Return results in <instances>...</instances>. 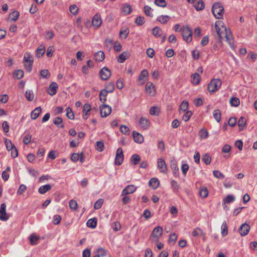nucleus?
<instances>
[{
    "mask_svg": "<svg viewBox=\"0 0 257 257\" xmlns=\"http://www.w3.org/2000/svg\"><path fill=\"white\" fill-rule=\"evenodd\" d=\"M215 27L217 34L219 37V41L222 42L224 38L232 48H234V40L231 36L229 30H227L224 26V23L221 21H217L215 23Z\"/></svg>",
    "mask_w": 257,
    "mask_h": 257,
    "instance_id": "1",
    "label": "nucleus"
},
{
    "mask_svg": "<svg viewBox=\"0 0 257 257\" xmlns=\"http://www.w3.org/2000/svg\"><path fill=\"white\" fill-rule=\"evenodd\" d=\"M224 12V8L221 4L216 3L212 7V12L213 16L218 19L222 18Z\"/></svg>",
    "mask_w": 257,
    "mask_h": 257,
    "instance_id": "2",
    "label": "nucleus"
},
{
    "mask_svg": "<svg viewBox=\"0 0 257 257\" xmlns=\"http://www.w3.org/2000/svg\"><path fill=\"white\" fill-rule=\"evenodd\" d=\"M222 82L219 79H213L208 85L207 89L210 92L217 91L221 86Z\"/></svg>",
    "mask_w": 257,
    "mask_h": 257,
    "instance_id": "3",
    "label": "nucleus"
},
{
    "mask_svg": "<svg viewBox=\"0 0 257 257\" xmlns=\"http://www.w3.org/2000/svg\"><path fill=\"white\" fill-rule=\"evenodd\" d=\"M180 31H182V35L184 41L187 43H190L192 41V31L188 26L181 28Z\"/></svg>",
    "mask_w": 257,
    "mask_h": 257,
    "instance_id": "4",
    "label": "nucleus"
},
{
    "mask_svg": "<svg viewBox=\"0 0 257 257\" xmlns=\"http://www.w3.org/2000/svg\"><path fill=\"white\" fill-rule=\"evenodd\" d=\"M32 55L31 53L26 52L24 55V66L26 70L30 72L32 69V60L31 59Z\"/></svg>",
    "mask_w": 257,
    "mask_h": 257,
    "instance_id": "5",
    "label": "nucleus"
},
{
    "mask_svg": "<svg viewBox=\"0 0 257 257\" xmlns=\"http://www.w3.org/2000/svg\"><path fill=\"white\" fill-rule=\"evenodd\" d=\"M163 233V228L160 226L156 227L153 230L151 237H153L154 241H158L159 238L162 236Z\"/></svg>",
    "mask_w": 257,
    "mask_h": 257,
    "instance_id": "6",
    "label": "nucleus"
},
{
    "mask_svg": "<svg viewBox=\"0 0 257 257\" xmlns=\"http://www.w3.org/2000/svg\"><path fill=\"white\" fill-rule=\"evenodd\" d=\"M111 112V108L108 105L103 104L100 106V114L101 117L108 116Z\"/></svg>",
    "mask_w": 257,
    "mask_h": 257,
    "instance_id": "7",
    "label": "nucleus"
},
{
    "mask_svg": "<svg viewBox=\"0 0 257 257\" xmlns=\"http://www.w3.org/2000/svg\"><path fill=\"white\" fill-rule=\"evenodd\" d=\"M123 154L122 150L121 148H119L116 151L115 158V164L116 165H120L123 161Z\"/></svg>",
    "mask_w": 257,
    "mask_h": 257,
    "instance_id": "8",
    "label": "nucleus"
},
{
    "mask_svg": "<svg viewBox=\"0 0 257 257\" xmlns=\"http://www.w3.org/2000/svg\"><path fill=\"white\" fill-rule=\"evenodd\" d=\"M100 78L102 80H107L111 75V72L106 67H104L99 71Z\"/></svg>",
    "mask_w": 257,
    "mask_h": 257,
    "instance_id": "9",
    "label": "nucleus"
},
{
    "mask_svg": "<svg viewBox=\"0 0 257 257\" xmlns=\"http://www.w3.org/2000/svg\"><path fill=\"white\" fill-rule=\"evenodd\" d=\"M9 218V215L6 212V205L5 203H2L0 208V220L7 221Z\"/></svg>",
    "mask_w": 257,
    "mask_h": 257,
    "instance_id": "10",
    "label": "nucleus"
},
{
    "mask_svg": "<svg viewBox=\"0 0 257 257\" xmlns=\"http://www.w3.org/2000/svg\"><path fill=\"white\" fill-rule=\"evenodd\" d=\"M158 168L160 172L164 174L167 173V167L165 161L162 158L158 159Z\"/></svg>",
    "mask_w": 257,
    "mask_h": 257,
    "instance_id": "11",
    "label": "nucleus"
},
{
    "mask_svg": "<svg viewBox=\"0 0 257 257\" xmlns=\"http://www.w3.org/2000/svg\"><path fill=\"white\" fill-rule=\"evenodd\" d=\"M102 24V19L101 16L98 14H96L92 18V25L95 28H98Z\"/></svg>",
    "mask_w": 257,
    "mask_h": 257,
    "instance_id": "12",
    "label": "nucleus"
},
{
    "mask_svg": "<svg viewBox=\"0 0 257 257\" xmlns=\"http://www.w3.org/2000/svg\"><path fill=\"white\" fill-rule=\"evenodd\" d=\"M146 92L150 96H154L156 94L155 87L151 82H148L146 85Z\"/></svg>",
    "mask_w": 257,
    "mask_h": 257,
    "instance_id": "13",
    "label": "nucleus"
},
{
    "mask_svg": "<svg viewBox=\"0 0 257 257\" xmlns=\"http://www.w3.org/2000/svg\"><path fill=\"white\" fill-rule=\"evenodd\" d=\"M250 229V226L247 223H243L239 227L238 231L242 236L247 235Z\"/></svg>",
    "mask_w": 257,
    "mask_h": 257,
    "instance_id": "14",
    "label": "nucleus"
},
{
    "mask_svg": "<svg viewBox=\"0 0 257 257\" xmlns=\"http://www.w3.org/2000/svg\"><path fill=\"white\" fill-rule=\"evenodd\" d=\"M136 190V187L134 185H129L124 188L121 192V196L133 193Z\"/></svg>",
    "mask_w": 257,
    "mask_h": 257,
    "instance_id": "15",
    "label": "nucleus"
},
{
    "mask_svg": "<svg viewBox=\"0 0 257 257\" xmlns=\"http://www.w3.org/2000/svg\"><path fill=\"white\" fill-rule=\"evenodd\" d=\"M139 123L141 127L144 130H147L150 125L149 119L145 117H141L140 118Z\"/></svg>",
    "mask_w": 257,
    "mask_h": 257,
    "instance_id": "16",
    "label": "nucleus"
},
{
    "mask_svg": "<svg viewBox=\"0 0 257 257\" xmlns=\"http://www.w3.org/2000/svg\"><path fill=\"white\" fill-rule=\"evenodd\" d=\"M58 87V86L57 83L55 82L51 83L48 88V93L51 96L55 95L57 93Z\"/></svg>",
    "mask_w": 257,
    "mask_h": 257,
    "instance_id": "17",
    "label": "nucleus"
},
{
    "mask_svg": "<svg viewBox=\"0 0 257 257\" xmlns=\"http://www.w3.org/2000/svg\"><path fill=\"white\" fill-rule=\"evenodd\" d=\"M130 57V53L128 51H124L117 57V61L119 63H123Z\"/></svg>",
    "mask_w": 257,
    "mask_h": 257,
    "instance_id": "18",
    "label": "nucleus"
},
{
    "mask_svg": "<svg viewBox=\"0 0 257 257\" xmlns=\"http://www.w3.org/2000/svg\"><path fill=\"white\" fill-rule=\"evenodd\" d=\"M133 136L135 142L139 144H141L144 142V137L139 133L134 131L133 132Z\"/></svg>",
    "mask_w": 257,
    "mask_h": 257,
    "instance_id": "19",
    "label": "nucleus"
},
{
    "mask_svg": "<svg viewBox=\"0 0 257 257\" xmlns=\"http://www.w3.org/2000/svg\"><path fill=\"white\" fill-rule=\"evenodd\" d=\"M170 167L175 177H179V168L177 167V163L175 161H172L170 163Z\"/></svg>",
    "mask_w": 257,
    "mask_h": 257,
    "instance_id": "20",
    "label": "nucleus"
},
{
    "mask_svg": "<svg viewBox=\"0 0 257 257\" xmlns=\"http://www.w3.org/2000/svg\"><path fill=\"white\" fill-rule=\"evenodd\" d=\"M193 6L197 11H199L204 9L205 4L203 0H198L193 4Z\"/></svg>",
    "mask_w": 257,
    "mask_h": 257,
    "instance_id": "21",
    "label": "nucleus"
},
{
    "mask_svg": "<svg viewBox=\"0 0 257 257\" xmlns=\"http://www.w3.org/2000/svg\"><path fill=\"white\" fill-rule=\"evenodd\" d=\"M149 183L150 187H151L154 189H156L159 187L160 185V181L158 179L156 178H153L150 179Z\"/></svg>",
    "mask_w": 257,
    "mask_h": 257,
    "instance_id": "22",
    "label": "nucleus"
},
{
    "mask_svg": "<svg viewBox=\"0 0 257 257\" xmlns=\"http://www.w3.org/2000/svg\"><path fill=\"white\" fill-rule=\"evenodd\" d=\"M192 234L194 237H199L201 236L204 237L205 234L203 231L200 228H195L192 232Z\"/></svg>",
    "mask_w": 257,
    "mask_h": 257,
    "instance_id": "23",
    "label": "nucleus"
},
{
    "mask_svg": "<svg viewBox=\"0 0 257 257\" xmlns=\"http://www.w3.org/2000/svg\"><path fill=\"white\" fill-rule=\"evenodd\" d=\"M45 52V48L43 45H40L36 52V57L40 58L42 57Z\"/></svg>",
    "mask_w": 257,
    "mask_h": 257,
    "instance_id": "24",
    "label": "nucleus"
},
{
    "mask_svg": "<svg viewBox=\"0 0 257 257\" xmlns=\"http://www.w3.org/2000/svg\"><path fill=\"white\" fill-rule=\"evenodd\" d=\"M238 125L239 126V130L240 131L244 130L243 127H246V119L243 116H241L238 121Z\"/></svg>",
    "mask_w": 257,
    "mask_h": 257,
    "instance_id": "25",
    "label": "nucleus"
},
{
    "mask_svg": "<svg viewBox=\"0 0 257 257\" xmlns=\"http://www.w3.org/2000/svg\"><path fill=\"white\" fill-rule=\"evenodd\" d=\"M152 34L156 38L160 37L162 35V30L159 27H155L152 29Z\"/></svg>",
    "mask_w": 257,
    "mask_h": 257,
    "instance_id": "26",
    "label": "nucleus"
},
{
    "mask_svg": "<svg viewBox=\"0 0 257 257\" xmlns=\"http://www.w3.org/2000/svg\"><path fill=\"white\" fill-rule=\"evenodd\" d=\"M95 60L98 62L102 61L105 58V55L103 52L100 51L97 52L94 55Z\"/></svg>",
    "mask_w": 257,
    "mask_h": 257,
    "instance_id": "27",
    "label": "nucleus"
},
{
    "mask_svg": "<svg viewBox=\"0 0 257 257\" xmlns=\"http://www.w3.org/2000/svg\"><path fill=\"white\" fill-rule=\"evenodd\" d=\"M51 189V186L50 184H47L41 186L38 190L39 193L43 194Z\"/></svg>",
    "mask_w": 257,
    "mask_h": 257,
    "instance_id": "28",
    "label": "nucleus"
},
{
    "mask_svg": "<svg viewBox=\"0 0 257 257\" xmlns=\"http://www.w3.org/2000/svg\"><path fill=\"white\" fill-rule=\"evenodd\" d=\"M192 82L194 85H198L200 81V76L197 73H195L192 75Z\"/></svg>",
    "mask_w": 257,
    "mask_h": 257,
    "instance_id": "29",
    "label": "nucleus"
},
{
    "mask_svg": "<svg viewBox=\"0 0 257 257\" xmlns=\"http://www.w3.org/2000/svg\"><path fill=\"white\" fill-rule=\"evenodd\" d=\"M87 226L89 227L94 228L96 226L97 224V219L96 218H93L89 219L87 223H86Z\"/></svg>",
    "mask_w": 257,
    "mask_h": 257,
    "instance_id": "30",
    "label": "nucleus"
},
{
    "mask_svg": "<svg viewBox=\"0 0 257 257\" xmlns=\"http://www.w3.org/2000/svg\"><path fill=\"white\" fill-rule=\"evenodd\" d=\"M213 115L214 119L217 121V122H220L221 120V111L219 109H215L214 110L213 112Z\"/></svg>",
    "mask_w": 257,
    "mask_h": 257,
    "instance_id": "31",
    "label": "nucleus"
},
{
    "mask_svg": "<svg viewBox=\"0 0 257 257\" xmlns=\"http://www.w3.org/2000/svg\"><path fill=\"white\" fill-rule=\"evenodd\" d=\"M53 123L57 125V126H59L61 128H64V125L62 123L63 120L60 117H56L53 120Z\"/></svg>",
    "mask_w": 257,
    "mask_h": 257,
    "instance_id": "32",
    "label": "nucleus"
},
{
    "mask_svg": "<svg viewBox=\"0 0 257 257\" xmlns=\"http://www.w3.org/2000/svg\"><path fill=\"white\" fill-rule=\"evenodd\" d=\"M108 92L105 90H102L99 93V99L100 100L104 103L106 100V96Z\"/></svg>",
    "mask_w": 257,
    "mask_h": 257,
    "instance_id": "33",
    "label": "nucleus"
},
{
    "mask_svg": "<svg viewBox=\"0 0 257 257\" xmlns=\"http://www.w3.org/2000/svg\"><path fill=\"white\" fill-rule=\"evenodd\" d=\"M140 156L137 154H134L132 156L131 161L134 165H137L140 163Z\"/></svg>",
    "mask_w": 257,
    "mask_h": 257,
    "instance_id": "34",
    "label": "nucleus"
},
{
    "mask_svg": "<svg viewBox=\"0 0 257 257\" xmlns=\"http://www.w3.org/2000/svg\"><path fill=\"white\" fill-rule=\"evenodd\" d=\"M122 11L125 15H128L132 12V8L131 5L125 4L122 7Z\"/></svg>",
    "mask_w": 257,
    "mask_h": 257,
    "instance_id": "35",
    "label": "nucleus"
},
{
    "mask_svg": "<svg viewBox=\"0 0 257 257\" xmlns=\"http://www.w3.org/2000/svg\"><path fill=\"white\" fill-rule=\"evenodd\" d=\"M170 19V17L168 16H160L158 17L157 20L158 21L162 24L166 23Z\"/></svg>",
    "mask_w": 257,
    "mask_h": 257,
    "instance_id": "36",
    "label": "nucleus"
},
{
    "mask_svg": "<svg viewBox=\"0 0 257 257\" xmlns=\"http://www.w3.org/2000/svg\"><path fill=\"white\" fill-rule=\"evenodd\" d=\"M114 89V83L112 82H108L105 86V90L108 93H111Z\"/></svg>",
    "mask_w": 257,
    "mask_h": 257,
    "instance_id": "37",
    "label": "nucleus"
},
{
    "mask_svg": "<svg viewBox=\"0 0 257 257\" xmlns=\"http://www.w3.org/2000/svg\"><path fill=\"white\" fill-rule=\"evenodd\" d=\"M148 76L149 72L148 70H147L146 69H144L141 71V74H140L139 77L138 78V80H143L145 78L148 77Z\"/></svg>",
    "mask_w": 257,
    "mask_h": 257,
    "instance_id": "38",
    "label": "nucleus"
},
{
    "mask_svg": "<svg viewBox=\"0 0 257 257\" xmlns=\"http://www.w3.org/2000/svg\"><path fill=\"white\" fill-rule=\"evenodd\" d=\"M228 234V227L226 223L224 221L221 226V234L223 236L227 235Z\"/></svg>",
    "mask_w": 257,
    "mask_h": 257,
    "instance_id": "39",
    "label": "nucleus"
},
{
    "mask_svg": "<svg viewBox=\"0 0 257 257\" xmlns=\"http://www.w3.org/2000/svg\"><path fill=\"white\" fill-rule=\"evenodd\" d=\"M13 76L14 77L18 79H20L22 78L24 76V72L23 70L19 69L17 71H15L14 72Z\"/></svg>",
    "mask_w": 257,
    "mask_h": 257,
    "instance_id": "40",
    "label": "nucleus"
},
{
    "mask_svg": "<svg viewBox=\"0 0 257 257\" xmlns=\"http://www.w3.org/2000/svg\"><path fill=\"white\" fill-rule=\"evenodd\" d=\"M188 106H189V103H188V101H187L186 100H183L181 102V103L180 105V107H179L180 110H182L184 112L186 111L188 108Z\"/></svg>",
    "mask_w": 257,
    "mask_h": 257,
    "instance_id": "41",
    "label": "nucleus"
},
{
    "mask_svg": "<svg viewBox=\"0 0 257 257\" xmlns=\"http://www.w3.org/2000/svg\"><path fill=\"white\" fill-rule=\"evenodd\" d=\"M20 15V13L17 11H14L10 14V17L12 20L16 21Z\"/></svg>",
    "mask_w": 257,
    "mask_h": 257,
    "instance_id": "42",
    "label": "nucleus"
},
{
    "mask_svg": "<svg viewBox=\"0 0 257 257\" xmlns=\"http://www.w3.org/2000/svg\"><path fill=\"white\" fill-rule=\"evenodd\" d=\"M42 109L41 106H39L33 110V120L36 119L41 113Z\"/></svg>",
    "mask_w": 257,
    "mask_h": 257,
    "instance_id": "43",
    "label": "nucleus"
},
{
    "mask_svg": "<svg viewBox=\"0 0 257 257\" xmlns=\"http://www.w3.org/2000/svg\"><path fill=\"white\" fill-rule=\"evenodd\" d=\"M160 109L157 106H152L150 109V113L151 115H158L159 113Z\"/></svg>",
    "mask_w": 257,
    "mask_h": 257,
    "instance_id": "44",
    "label": "nucleus"
},
{
    "mask_svg": "<svg viewBox=\"0 0 257 257\" xmlns=\"http://www.w3.org/2000/svg\"><path fill=\"white\" fill-rule=\"evenodd\" d=\"M95 149L99 152H102L104 150V143L102 141H97L96 143Z\"/></svg>",
    "mask_w": 257,
    "mask_h": 257,
    "instance_id": "45",
    "label": "nucleus"
},
{
    "mask_svg": "<svg viewBox=\"0 0 257 257\" xmlns=\"http://www.w3.org/2000/svg\"><path fill=\"white\" fill-rule=\"evenodd\" d=\"M120 131L121 133L124 135H129L130 133V128L125 125H121L120 126Z\"/></svg>",
    "mask_w": 257,
    "mask_h": 257,
    "instance_id": "46",
    "label": "nucleus"
},
{
    "mask_svg": "<svg viewBox=\"0 0 257 257\" xmlns=\"http://www.w3.org/2000/svg\"><path fill=\"white\" fill-rule=\"evenodd\" d=\"M202 160L206 165H209L211 163V158L208 154H206L203 156Z\"/></svg>",
    "mask_w": 257,
    "mask_h": 257,
    "instance_id": "47",
    "label": "nucleus"
},
{
    "mask_svg": "<svg viewBox=\"0 0 257 257\" xmlns=\"http://www.w3.org/2000/svg\"><path fill=\"white\" fill-rule=\"evenodd\" d=\"M230 103L233 106H238L240 104V101L237 97H232L230 100Z\"/></svg>",
    "mask_w": 257,
    "mask_h": 257,
    "instance_id": "48",
    "label": "nucleus"
},
{
    "mask_svg": "<svg viewBox=\"0 0 257 257\" xmlns=\"http://www.w3.org/2000/svg\"><path fill=\"white\" fill-rule=\"evenodd\" d=\"M66 115L67 117L70 119H73L74 118V115L72 109L70 107H68L66 109Z\"/></svg>",
    "mask_w": 257,
    "mask_h": 257,
    "instance_id": "49",
    "label": "nucleus"
},
{
    "mask_svg": "<svg viewBox=\"0 0 257 257\" xmlns=\"http://www.w3.org/2000/svg\"><path fill=\"white\" fill-rule=\"evenodd\" d=\"M171 184L174 192L178 191L180 189V186L176 181L172 180Z\"/></svg>",
    "mask_w": 257,
    "mask_h": 257,
    "instance_id": "50",
    "label": "nucleus"
},
{
    "mask_svg": "<svg viewBox=\"0 0 257 257\" xmlns=\"http://www.w3.org/2000/svg\"><path fill=\"white\" fill-rule=\"evenodd\" d=\"M78 8L76 5H72L69 7L70 12L74 15L78 13Z\"/></svg>",
    "mask_w": 257,
    "mask_h": 257,
    "instance_id": "51",
    "label": "nucleus"
},
{
    "mask_svg": "<svg viewBox=\"0 0 257 257\" xmlns=\"http://www.w3.org/2000/svg\"><path fill=\"white\" fill-rule=\"evenodd\" d=\"M5 144L7 147V149L8 151H10L11 150L14 149L15 146L12 143V142L8 139L5 140Z\"/></svg>",
    "mask_w": 257,
    "mask_h": 257,
    "instance_id": "52",
    "label": "nucleus"
},
{
    "mask_svg": "<svg viewBox=\"0 0 257 257\" xmlns=\"http://www.w3.org/2000/svg\"><path fill=\"white\" fill-rule=\"evenodd\" d=\"M193 113L191 111H187L186 112V113L184 114V115L182 117V119L185 121H188L190 117L192 116Z\"/></svg>",
    "mask_w": 257,
    "mask_h": 257,
    "instance_id": "53",
    "label": "nucleus"
},
{
    "mask_svg": "<svg viewBox=\"0 0 257 257\" xmlns=\"http://www.w3.org/2000/svg\"><path fill=\"white\" fill-rule=\"evenodd\" d=\"M145 21V18L144 17L139 16L136 18L135 23L138 26H142L144 24Z\"/></svg>",
    "mask_w": 257,
    "mask_h": 257,
    "instance_id": "54",
    "label": "nucleus"
},
{
    "mask_svg": "<svg viewBox=\"0 0 257 257\" xmlns=\"http://www.w3.org/2000/svg\"><path fill=\"white\" fill-rule=\"evenodd\" d=\"M235 200L234 196L231 195H228L226 198L224 199V203H229L233 202Z\"/></svg>",
    "mask_w": 257,
    "mask_h": 257,
    "instance_id": "55",
    "label": "nucleus"
},
{
    "mask_svg": "<svg viewBox=\"0 0 257 257\" xmlns=\"http://www.w3.org/2000/svg\"><path fill=\"white\" fill-rule=\"evenodd\" d=\"M103 203V200L102 199H99L97 200L94 205V208L95 209H99L101 208Z\"/></svg>",
    "mask_w": 257,
    "mask_h": 257,
    "instance_id": "56",
    "label": "nucleus"
},
{
    "mask_svg": "<svg viewBox=\"0 0 257 257\" xmlns=\"http://www.w3.org/2000/svg\"><path fill=\"white\" fill-rule=\"evenodd\" d=\"M144 11L145 14L149 17H153V15L151 13L152 9L149 6H145L144 8Z\"/></svg>",
    "mask_w": 257,
    "mask_h": 257,
    "instance_id": "57",
    "label": "nucleus"
},
{
    "mask_svg": "<svg viewBox=\"0 0 257 257\" xmlns=\"http://www.w3.org/2000/svg\"><path fill=\"white\" fill-rule=\"evenodd\" d=\"M77 206L78 204L75 200L72 199L69 201V207L71 209L76 210L77 208Z\"/></svg>",
    "mask_w": 257,
    "mask_h": 257,
    "instance_id": "58",
    "label": "nucleus"
},
{
    "mask_svg": "<svg viewBox=\"0 0 257 257\" xmlns=\"http://www.w3.org/2000/svg\"><path fill=\"white\" fill-rule=\"evenodd\" d=\"M199 135L201 139H205L208 136V133L206 130L201 129L199 131Z\"/></svg>",
    "mask_w": 257,
    "mask_h": 257,
    "instance_id": "59",
    "label": "nucleus"
},
{
    "mask_svg": "<svg viewBox=\"0 0 257 257\" xmlns=\"http://www.w3.org/2000/svg\"><path fill=\"white\" fill-rule=\"evenodd\" d=\"M214 176L218 179H223L224 175L218 170H214L213 171Z\"/></svg>",
    "mask_w": 257,
    "mask_h": 257,
    "instance_id": "60",
    "label": "nucleus"
},
{
    "mask_svg": "<svg viewBox=\"0 0 257 257\" xmlns=\"http://www.w3.org/2000/svg\"><path fill=\"white\" fill-rule=\"evenodd\" d=\"M91 110V105L88 103H85L83 106V113L90 114L89 112Z\"/></svg>",
    "mask_w": 257,
    "mask_h": 257,
    "instance_id": "61",
    "label": "nucleus"
},
{
    "mask_svg": "<svg viewBox=\"0 0 257 257\" xmlns=\"http://www.w3.org/2000/svg\"><path fill=\"white\" fill-rule=\"evenodd\" d=\"M199 193L201 196L203 198H205L208 194V190L206 188H201L200 190Z\"/></svg>",
    "mask_w": 257,
    "mask_h": 257,
    "instance_id": "62",
    "label": "nucleus"
},
{
    "mask_svg": "<svg viewBox=\"0 0 257 257\" xmlns=\"http://www.w3.org/2000/svg\"><path fill=\"white\" fill-rule=\"evenodd\" d=\"M61 220V217L59 215H55L53 217V223L55 225H58L60 223Z\"/></svg>",
    "mask_w": 257,
    "mask_h": 257,
    "instance_id": "63",
    "label": "nucleus"
},
{
    "mask_svg": "<svg viewBox=\"0 0 257 257\" xmlns=\"http://www.w3.org/2000/svg\"><path fill=\"white\" fill-rule=\"evenodd\" d=\"M112 43L113 41L112 39H106L104 41V46L105 47L108 49H110L111 47Z\"/></svg>",
    "mask_w": 257,
    "mask_h": 257,
    "instance_id": "64",
    "label": "nucleus"
}]
</instances>
